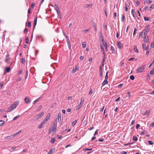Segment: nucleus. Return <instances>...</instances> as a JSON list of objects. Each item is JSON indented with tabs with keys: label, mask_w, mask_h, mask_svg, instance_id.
Returning <instances> with one entry per match:
<instances>
[{
	"label": "nucleus",
	"mask_w": 154,
	"mask_h": 154,
	"mask_svg": "<svg viewBox=\"0 0 154 154\" xmlns=\"http://www.w3.org/2000/svg\"><path fill=\"white\" fill-rule=\"evenodd\" d=\"M111 49L112 51V53H114L115 52V51L114 50V48L112 46H111Z\"/></svg>",
	"instance_id": "38"
},
{
	"label": "nucleus",
	"mask_w": 154,
	"mask_h": 154,
	"mask_svg": "<svg viewBox=\"0 0 154 154\" xmlns=\"http://www.w3.org/2000/svg\"><path fill=\"white\" fill-rule=\"evenodd\" d=\"M108 72H106V76H105V80H107V79H108Z\"/></svg>",
	"instance_id": "29"
},
{
	"label": "nucleus",
	"mask_w": 154,
	"mask_h": 154,
	"mask_svg": "<svg viewBox=\"0 0 154 154\" xmlns=\"http://www.w3.org/2000/svg\"><path fill=\"white\" fill-rule=\"evenodd\" d=\"M86 43L85 42H83L82 43V46L83 48H85L86 47Z\"/></svg>",
	"instance_id": "23"
},
{
	"label": "nucleus",
	"mask_w": 154,
	"mask_h": 154,
	"mask_svg": "<svg viewBox=\"0 0 154 154\" xmlns=\"http://www.w3.org/2000/svg\"><path fill=\"white\" fill-rule=\"evenodd\" d=\"M54 149L53 148L51 149L49 151V152L48 153V154H51L53 152V150H54Z\"/></svg>",
	"instance_id": "19"
},
{
	"label": "nucleus",
	"mask_w": 154,
	"mask_h": 154,
	"mask_svg": "<svg viewBox=\"0 0 154 154\" xmlns=\"http://www.w3.org/2000/svg\"><path fill=\"white\" fill-rule=\"evenodd\" d=\"M154 74V70H152L150 72V75H153Z\"/></svg>",
	"instance_id": "49"
},
{
	"label": "nucleus",
	"mask_w": 154,
	"mask_h": 154,
	"mask_svg": "<svg viewBox=\"0 0 154 154\" xmlns=\"http://www.w3.org/2000/svg\"><path fill=\"white\" fill-rule=\"evenodd\" d=\"M71 146V144H69L65 146V148H66L68 147H70V146Z\"/></svg>",
	"instance_id": "58"
},
{
	"label": "nucleus",
	"mask_w": 154,
	"mask_h": 154,
	"mask_svg": "<svg viewBox=\"0 0 154 154\" xmlns=\"http://www.w3.org/2000/svg\"><path fill=\"white\" fill-rule=\"evenodd\" d=\"M10 60V57H9V55H7L6 57V58L5 60V62L8 63H9V60Z\"/></svg>",
	"instance_id": "6"
},
{
	"label": "nucleus",
	"mask_w": 154,
	"mask_h": 154,
	"mask_svg": "<svg viewBox=\"0 0 154 154\" xmlns=\"http://www.w3.org/2000/svg\"><path fill=\"white\" fill-rule=\"evenodd\" d=\"M123 86V84H120L118 86V88H121Z\"/></svg>",
	"instance_id": "64"
},
{
	"label": "nucleus",
	"mask_w": 154,
	"mask_h": 154,
	"mask_svg": "<svg viewBox=\"0 0 154 154\" xmlns=\"http://www.w3.org/2000/svg\"><path fill=\"white\" fill-rule=\"evenodd\" d=\"M23 72V71L22 70H20L18 72V74H21Z\"/></svg>",
	"instance_id": "61"
},
{
	"label": "nucleus",
	"mask_w": 154,
	"mask_h": 154,
	"mask_svg": "<svg viewBox=\"0 0 154 154\" xmlns=\"http://www.w3.org/2000/svg\"><path fill=\"white\" fill-rule=\"evenodd\" d=\"M19 117V115H18L16 116H15V117H14V118L13 119V120H16V119H18Z\"/></svg>",
	"instance_id": "40"
},
{
	"label": "nucleus",
	"mask_w": 154,
	"mask_h": 154,
	"mask_svg": "<svg viewBox=\"0 0 154 154\" xmlns=\"http://www.w3.org/2000/svg\"><path fill=\"white\" fill-rule=\"evenodd\" d=\"M61 120V114L60 113H59L58 115L57 121L59 122H60Z\"/></svg>",
	"instance_id": "9"
},
{
	"label": "nucleus",
	"mask_w": 154,
	"mask_h": 154,
	"mask_svg": "<svg viewBox=\"0 0 154 154\" xmlns=\"http://www.w3.org/2000/svg\"><path fill=\"white\" fill-rule=\"evenodd\" d=\"M150 28V26L149 25H147L145 27V29L143 31V32H149V29Z\"/></svg>",
	"instance_id": "8"
},
{
	"label": "nucleus",
	"mask_w": 154,
	"mask_h": 154,
	"mask_svg": "<svg viewBox=\"0 0 154 154\" xmlns=\"http://www.w3.org/2000/svg\"><path fill=\"white\" fill-rule=\"evenodd\" d=\"M150 47L152 48H153L154 47V42H152L151 43Z\"/></svg>",
	"instance_id": "52"
},
{
	"label": "nucleus",
	"mask_w": 154,
	"mask_h": 154,
	"mask_svg": "<svg viewBox=\"0 0 154 154\" xmlns=\"http://www.w3.org/2000/svg\"><path fill=\"white\" fill-rule=\"evenodd\" d=\"M134 51L136 53H138L139 52V51L137 49V46L135 45L134 48Z\"/></svg>",
	"instance_id": "13"
},
{
	"label": "nucleus",
	"mask_w": 154,
	"mask_h": 154,
	"mask_svg": "<svg viewBox=\"0 0 154 154\" xmlns=\"http://www.w3.org/2000/svg\"><path fill=\"white\" fill-rule=\"evenodd\" d=\"M57 14L60 17H61V13L60 12V10H59V11H57Z\"/></svg>",
	"instance_id": "33"
},
{
	"label": "nucleus",
	"mask_w": 154,
	"mask_h": 154,
	"mask_svg": "<svg viewBox=\"0 0 154 154\" xmlns=\"http://www.w3.org/2000/svg\"><path fill=\"white\" fill-rule=\"evenodd\" d=\"M144 19L145 21H149L150 20V19H151V18H150L144 17Z\"/></svg>",
	"instance_id": "18"
},
{
	"label": "nucleus",
	"mask_w": 154,
	"mask_h": 154,
	"mask_svg": "<svg viewBox=\"0 0 154 154\" xmlns=\"http://www.w3.org/2000/svg\"><path fill=\"white\" fill-rule=\"evenodd\" d=\"M21 132V131H18V132H17V133H15V134H13V136H14V137L15 136H16V135H18V134H19V133H20Z\"/></svg>",
	"instance_id": "39"
},
{
	"label": "nucleus",
	"mask_w": 154,
	"mask_h": 154,
	"mask_svg": "<svg viewBox=\"0 0 154 154\" xmlns=\"http://www.w3.org/2000/svg\"><path fill=\"white\" fill-rule=\"evenodd\" d=\"M79 67L76 66L75 68H73L72 69V73H75L76 72V71L77 70H79Z\"/></svg>",
	"instance_id": "10"
},
{
	"label": "nucleus",
	"mask_w": 154,
	"mask_h": 154,
	"mask_svg": "<svg viewBox=\"0 0 154 154\" xmlns=\"http://www.w3.org/2000/svg\"><path fill=\"white\" fill-rule=\"evenodd\" d=\"M107 83H108L107 80H104V81L102 83V85L103 86H104V85H105L107 84Z\"/></svg>",
	"instance_id": "20"
},
{
	"label": "nucleus",
	"mask_w": 154,
	"mask_h": 154,
	"mask_svg": "<svg viewBox=\"0 0 154 154\" xmlns=\"http://www.w3.org/2000/svg\"><path fill=\"white\" fill-rule=\"evenodd\" d=\"M55 141V139L54 138H51V143H54Z\"/></svg>",
	"instance_id": "30"
},
{
	"label": "nucleus",
	"mask_w": 154,
	"mask_h": 154,
	"mask_svg": "<svg viewBox=\"0 0 154 154\" xmlns=\"http://www.w3.org/2000/svg\"><path fill=\"white\" fill-rule=\"evenodd\" d=\"M137 140H138L137 137L135 136H134V137H133V140L134 141H136Z\"/></svg>",
	"instance_id": "22"
},
{
	"label": "nucleus",
	"mask_w": 154,
	"mask_h": 154,
	"mask_svg": "<svg viewBox=\"0 0 154 154\" xmlns=\"http://www.w3.org/2000/svg\"><path fill=\"white\" fill-rule=\"evenodd\" d=\"M150 127H154V122L152 123L150 125Z\"/></svg>",
	"instance_id": "51"
},
{
	"label": "nucleus",
	"mask_w": 154,
	"mask_h": 154,
	"mask_svg": "<svg viewBox=\"0 0 154 154\" xmlns=\"http://www.w3.org/2000/svg\"><path fill=\"white\" fill-rule=\"evenodd\" d=\"M51 117V115L50 113L48 114L46 117L45 118V120H47V121H48L50 118Z\"/></svg>",
	"instance_id": "11"
},
{
	"label": "nucleus",
	"mask_w": 154,
	"mask_h": 154,
	"mask_svg": "<svg viewBox=\"0 0 154 154\" xmlns=\"http://www.w3.org/2000/svg\"><path fill=\"white\" fill-rule=\"evenodd\" d=\"M10 67H8L6 68V72H9L10 71Z\"/></svg>",
	"instance_id": "31"
},
{
	"label": "nucleus",
	"mask_w": 154,
	"mask_h": 154,
	"mask_svg": "<svg viewBox=\"0 0 154 154\" xmlns=\"http://www.w3.org/2000/svg\"><path fill=\"white\" fill-rule=\"evenodd\" d=\"M143 32L142 31V32H141L140 33V35H141L142 38L144 37H143Z\"/></svg>",
	"instance_id": "47"
},
{
	"label": "nucleus",
	"mask_w": 154,
	"mask_h": 154,
	"mask_svg": "<svg viewBox=\"0 0 154 154\" xmlns=\"http://www.w3.org/2000/svg\"><path fill=\"white\" fill-rule=\"evenodd\" d=\"M125 15L124 14H122V17L121 18V21L122 22H124V19H125Z\"/></svg>",
	"instance_id": "21"
},
{
	"label": "nucleus",
	"mask_w": 154,
	"mask_h": 154,
	"mask_svg": "<svg viewBox=\"0 0 154 154\" xmlns=\"http://www.w3.org/2000/svg\"><path fill=\"white\" fill-rule=\"evenodd\" d=\"M134 9H132L131 10V14L133 15V17H135V14H134Z\"/></svg>",
	"instance_id": "24"
},
{
	"label": "nucleus",
	"mask_w": 154,
	"mask_h": 154,
	"mask_svg": "<svg viewBox=\"0 0 154 154\" xmlns=\"http://www.w3.org/2000/svg\"><path fill=\"white\" fill-rule=\"evenodd\" d=\"M120 100V97H119L118 98H117V99H116L115 101L116 102H118V101H119Z\"/></svg>",
	"instance_id": "63"
},
{
	"label": "nucleus",
	"mask_w": 154,
	"mask_h": 154,
	"mask_svg": "<svg viewBox=\"0 0 154 154\" xmlns=\"http://www.w3.org/2000/svg\"><path fill=\"white\" fill-rule=\"evenodd\" d=\"M5 123V121L3 120H0V126H2Z\"/></svg>",
	"instance_id": "25"
},
{
	"label": "nucleus",
	"mask_w": 154,
	"mask_h": 154,
	"mask_svg": "<svg viewBox=\"0 0 154 154\" xmlns=\"http://www.w3.org/2000/svg\"><path fill=\"white\" fill-rule=\"evenodd\" d=\"M145 68V66H142L139 67L136 70L137 73H141L144 71Z\"/></svg>",
	"instance_id": "2"
},
{
	"label": "nucleus",
	"mask_w": 154,
	"mask_h": 154,
	"mask_svg": "<svg viewBox=\"0 0 154 154\" xmlns=\"http://www.w3.org/2000/svg\"><path fill=\"white\" fill-rule=\"evenodd\" d=\"M92 25L93 27L94 28V29L95 31H97V28L95 25V23H94L93 24H92Z\"/></svg>",
	"instance_id": "26"
},
{
	"label": "nucleus",
	"mask_w": 154,
	"mask_h": 154,
	"mask_svg": "<svg viewBox=\"0 0 154 154\" xmlns=\"http://www.w3.org/2000/svg\"><path fill=\"white\" fill-rule=\"evenodd\" d=\"M44 125L43 124H42V123H41V124L38 126V128L39 129H41L42 128Z\"/></svg>",
	"instance_id": "27"
},
{
	"label": "nucleus",
	"mask_w": 154,
	"mask_h": 154,
	"mask_svg": "<svg viewBox=\"0 0 154 154\" xmlns=\"http://www.w3.org/2000/svg\"><path fill=\"white\" fill-rule=\"evenodd\" d=\"M48 121L47 120H45V119L42 122V124H43L44 125Z\"/></svg>",
	"instance_id": "37"
},
{
	"label": "nucleus",
	"mask_w": 154,
	"mask_h": 154,
	"mask_svg": "<svg viewBox=\"0 0 154 154\" xmlns=\"http://www.w3.org/2000/svg\"><path fill=\"white\" fill-rule=\"evenodd\" d=\"M44 114V112H42L34 117V118L35 119V120H37L40 119Z\"/></svg>",
	"instance_id": "3"
},
{
	"label": "nucleus",
	"mask_w": 154,
	"mask_h": 154,
	"mask_svg": "<svg viewBox=\"0 0 154 154\" xmlns=\"http://www.w3.org/2000/svg\"><path fill=\"white\" fill-rule=\"evenodd\" d=\"M137 31V29L136 28H135L134 29V32L133 34V35H134L135 34L136 32Z\"/></svg>",
	"instance_id": "41"
},
{
	"label": "nucleus",
	"mask_w": 154,
	"mask_h": 154,
	"mask_svg": "<svg viewBox=\"0 0 154 154\" xmlns=\"http://www.w3.org/2000/svg\"><path fill=\"white\" fill-rule=\"evenodd\" d=\"M24 101L26 103H28L30 102L31 100L29 97H27L24 99Z\"/></svg>",
	"instance_id": "4"
},
{
	"label": "nucleus",
	"mask_w": 154,
	"mask_h": 154,
	"mask_svg": "<svg viewBox=\"0 0 154 154\" xmlns=\"http://www.w3.org/2000/svg\"><path fill=\"white\" fill-rule=\"evenodd\" d=\"M31 8H29L28 10V14H30L31 13Z\"/></svg>",
	"instance_id": "62"
},
{
	"label": "nucleus",
	"mask_w": 154,
	"mask_h": 154,
	"mask_svg": "<svg viewBox=\"0 0 154 154\" xmlns=\"http://www.w3.org/2000/svg\"><path fill=\"white\" fill-rule=\"evenodd\" d=\"M135 122V121L134 120H133L131 123V125H133Z\"/></svg>",
	"instance_id": "57"
},
{
	"label": "nucleus",
	"mask_w": 154,
	"mask_h": 154,
	"mask_svg": "<svg viewBox=\"0 0 154 154\" xmlns=\"http://www.w3.org/2000/svg\"><path fill=\"white\" fill-rule=\"evenodd\" d=\"M104 46L105 47V50H106V51H107L108 50H107V43H105V44H104Z\"/></svg>",
	"instance_id": "50"
},
{
	"label": "nucleus",
	"mask_w": 154,
	"mask_h": 154,
	"mask_svg": "<svg viewBox=\"0 0 154 154\" xmlns=\"http://www.w3.org/2000/svg\"><path fill=\"white\" fill-rule=\"evenodd\" d=\"M37 17H36L35 18L34 20V24H33V28H34L36 26V23H37Z\"/></svg>",
	"instance_id": "12"
},
{
	"label": "nucleus",
	"mask_w": 154,
	"mask_h": 154,
	"mask_svg": "<svg viewBox=\"0 0 154 154\" xmlns=\"http://www.w3.org/2000/svg\"><path fill=\"white\" fill-rule=\"evenodd\" d=\"M101 49V50L102 51H104V48L103 46L101 45L100 46Z\"/></svg>",
	"instance_id": "55"
},
{
	"label": "nucleus",
	"mask_w": 154,
	"mask_h": 154,
	"mask_svg": "<svg viewBox=\"0 0 154 154\" xmlns=\"http://www.w3.org/2000/svg\"><path fill=\"white\" fill-rule=\"evenodd\" d=\"M143 51L148 49L149 48V46H147V47L146 46V44L145 43H143Z\"/></svg>",
	"instance_id": "7"
},
{
	"label": "nucleus",
	"mask_w": 154,
	"mask_h": 154,
	"mask_svg": "<svg viewBox=\"0 0 154 154\" xmlns=\"http://www.w3.org/2000/svg\"><path fill=\"white\" fill-rule=\"evenodd\" d=\"M98 129H97L96 131H95V133L94 134V135L95 136L98 133Z\"/></svg>",
	"instance_id": "46"
},
{
	"label": "nucleus",
	"mask_w": 154,
	"mask_h": 154,
	"mask_svg": "<svg viewBox=\"0 0 154 154\" xmlns=\"http://www.w3.org/2000/svg\"><path fill=\"white\" fill-rule=\"evenodd\" d=\"M52 129H53V128H52V129H51V128H50L49 129V130L48 131L49 134H50V133H51V132L52 131Z\"/></svg>",
	"instance_id": "54"
},
{
	"label": "nucleus",
	"mask_w": 154,
	"mask_h": 154,
	"mask_svg": "<svg viewBox=\"0 0 154 154\" xmlns=\"http://www.w3.org/2000/svg\"><path fill=\"white\" fill-rule=\"evenodd\" d=\"M66 38V42H67V44L69 45V44H70V41L69 39V38L68 37L67 38Z\"/></svg>",
	"instance_id": "32"
},
{
	"label": "nucleus",
	"mask_w": 154,
	"mask_h": 154,
	"mask_svg": "<svg viewBox=\"0 0 154 154\" xmlns=\"http://www.w3.org/2000/svg\"><path fill=\"white\" fill-rule=\"evenodd\" d=\"M21 61L22 63L24 64L25 62V60L24 58H22L21 59Z\"/></svg>",
	"instance_id": "28"
},
{
	"label": "nucleus",
	"mask_w": 154,
	"mask_h": 154,
	"mask_svg": "<svg viewBox=\"0 0 154 154\" xmlns=\"http://www.w3.org/2000/svg\"><path fill=\"white\" fill-rule=\"evenodd\" d=\"M77 120H75V121H73L72 123V125H73V126L75 125L76 123H77Z\"/></svg>",
	"instance_id": "43"
},
{
	"label": "nucleus",
	"mask_w": 154,
	"mask_h": 154,
	"mask_svg": "<svg viewBox=\"0 0 154 154\" xmlns=\"http://www.w3.org/2000/svg\"><path fill=\"white\" fill-rule=\"evenodd\" d=\"M92 92H93L92 89L90 88V91L89 93V94H91L92 93Z\"/></svg>",
	"instance_id": "59"
},
{
	"label": "nucleus",
	"mask_w": 154,
	"mask_h": 154,
	"mask_svg": "<svg viewBox=\"0 0 154 154\" xmlns=\"http://www.w3.org/2000/svg\"><path fill=\"white\" fill-rule=\"evenodd\" d=\"M19 102L17 101L11 104L7 110V112H10L14 110L19 104Z\"/></svg>",
	"instance_id": "1"
},
{
	"label": "nucleus",
	"mask_w": 154,
	"mask_h": 154,
	"mask_svg": "<svg viewBox=\"0 0 154 154\" xmlns=\"http://www.w3.org/2000/svg\"><path fill=\"white\" fill-rule=\"evenodd\" d=\"M140 126V125L139 124H137L136 125V128L137 129H138Z\"/></svg>",
	"instance_id": "60"
},
{
	"label": "nucleus",
	"mask_w": 154,
	"mask_h": 154,
	"mask_svg": "<svg viewBox=\"0 0 154 154\" xmlns=\"http://www.w3.org/2000/svg\"><path fill=\"white\" fill-rule=\"evenodd\" d=\"M14 137V136L13 135H11V136H8L5 137V139H11L13 138Z\"/></svg>",
	"instance_id": "17"
},
{
	"label": "nucleus",
	"mask_w": 154,
	"mask_h": 154,
	"mask_svg": "<svg viewBox=\"0 0 154 154\" xmlns=\"http://www.w3.org/2000/svg\"><path fill=\"white\" fill-rule=\"evenodd\" d=\"M57 124H54V126L53 127V129L54 130V131L55 132L57 130Z\"/></svg>",
	"instance_id": "15"
},
{
	"label": "nucleus",
	"mask_w": 154,
	"mask_h": 154,
	"mask_svg": "<svg viewBox=\"0 0 154 154\" xmlns=\"http://www.w3.org/2000/svg\"><path fill=\"white\" fill-rule=\"evenodd\" d=\"M148 143L150 145H152L153 144V143L152 142V141L151 140L149 141Z\"/></svg>",
	"instance_id": "53"
},
{
	"label": "nucleus",
	"mask_w": 154,
	"mask_h": 154,
	"mask_svg": "<svg viewBox=\"0 0 154 154\" xmlns=\"http://www.w3.org/2000/svg\"><path fill=\"white\" fill-rule=\"evenodd\" d=\"M25 41L26 43H29V39L28 37H26V38Z\"/></svg>",
	"instance_id": "45"
},
{
	"label": "nucleus",
	"mask_w": 154,
	"mask_h": 154,
	"mask_svg": "<svg viewBox=\"0 0 154 154\" xmlns=\"http://www.w3.org/2000/svg\"><path fill=\"white\" fill-rule=\"evenodd\" d=\"M150 8L151 9H152L154 8V5H151L150 6Z\"/></svg>",
	"instance_id": "56"
},
{
	"label": "nucleus",
	"mask_w": 154,
	"mask_h": 154,
	"mask_svg": "<svg viewBox=\"0 0 154 154\" xmlns=\"http://www.w3.org/2000/svg\"><path fill=\"white\" fill-rule=\"evenodd\" d=\"M16 149V148L14 147H12L10 150L11 152H12L14 151Z\"/></svg>",
	"instance_id": "48"
},
{
	"label": "nucleus",
	"mask_w": 154,
	"mask_h": 154,
	"mask_svg": "<svg viewBox=\"0 0 154 154\" xmlns=\"http://www.w3.org/2000/svg\"><path fill=\"white\" fill-rule=\"evenodd\" d=\"M54 9L56 10V11H59V10H60V9L59 8V7L56 4H55L54 5Z\"/></svg>",
	"instance_id": "14"
},
{
	"label": "nucleus",
	"mask_w": 154,
	"mask_h": 154,
	"mask_svg": "<svg viewBox=\"0 0 154 154\" xmlns=\"http://www.w3.org/2000/svg\"><path fill=\"white\" fill-rule=\"evenodd\" d=\"M145 41L146 42H148L149 40V39L148 37L145 36Z\"/></svg>",
	"instance_id": "34"
},
{
	"label": "nucleus",
	"mask_w": 154,
	"mask_h": 154,
	"mask_svg": "<svg viewBox=\"0 0 154 154\" xmlns=\"http://www.w3.org/2000/svg\"><path fill=\"white\" fill-rule=\"evenodd\" d=\"M117 47L119 49H121L123 47V45L119 41L117 42Z\"/></svg>",
	"instance_id": "5"
},
{
	"label": "nucleus",
	"mask_w": 154,
	"mask_h": 154,
	"mask_svg": "<svg viewBox=\"0 0 154 154\" xmlns=\"http://www.w3.org/2000/svg\"><path fill=\"white\" fill-rule=\"evenodd\" d=\"M146 131H143L141 132V134L142 135H144V134H146Z\"/></svg>",
	"instance_id": "42"
},
{
	"label": "nucleus",
	"mask_w": 154,
	"mask_h": 154,
	"mask_svg": "<svg viewBox=\"0 0 154 154\" xmlns=\"http://www.w3.org/2000/svg\"><path fill=\"white\" fill-rule=\"evenodd\" d=\"M83 104L80 103L79 105H78L76 107V110L79 109L80 107L82 106Z\"/></svg>",
	"instance_id": "16"
},
{
	"label": "nucleus",
	"mask_w": 154,
	"mask_h": 154,
	"mask_svg": "<svg viewBox=\"0 0 154 154\" xmlns=\"http://www.w3.org/2000/svg\"><path fill=\"white\" fill-rule=\"evenodd\" d=\"M130 78L132 80H134V76L132 75H131L130 76Z\"/></svg>",
	"instance_id": "44"
},
{
	"label": "nucleus",
	"mask_w": 154,
	"mask_h": 154,
	"mask_svg": "<svg viewBox=\"0 0 154 154\" xmlns=\"http://www.w3.org/2000/svg\"><path fill=\"white\" fill-rule=\"evenodd\" d=\"M91 6H92V5L91 4H86L85 5V7L87 8H88L89 7H91Z\"/></svg>",
	"instance_id": "36"
},
{
	"label": "nucleus",
	"mask_w": 154,
	"mask_h": 154,
	"mask_svg": "<svg viewBox=\"0 0 154 154\" xmlns=\"http://www.w3.org/2000/svg\"><path fill=\"white\" fill-rule=\"evenodd\" d=\"M84 98L83 97H82L81 98V99L80 101V103H81V104H82V103L84 102Z\"/></svg>",
	"instance_id": "35"
}]
</instances>
